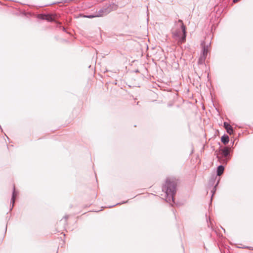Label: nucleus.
Masks as SVG:
<instances>
[{"mask_svg":"<svg viewBox=\"0 0 253 253\" xmlns=\"http://www.w3.org/2000/svg\"><path fill=\"white\" fill-rule=\"evenodd\" d=\"M177 179L175 178H168L163 185L162 190L166 194V201L171 204L175 203L174 196L176 192Z\"/></svg>","mask_w":253,"mask_h":253,"instance_id":"obj_1","label":"nucleus"},{"mask_svg":"<svg viewBox=\"0 0 253 253\" xmlns=\"http://www.w3.org/2000/svg\"><path fill=\"white\" fill-rule=\"evenodd\" d=\"M178 23H180V28L172 31V37L177 41L178 44H181L186 41V26L184 25L182 20L179 19Z\"/></svg>","mask_w":253,"mask_h":253,"instance_id":"obj_2","label":"nucleus"},{"mask_svg":"<svg viewBox=\"0 0 253 253\" xmlns=\"http://www.w3.org/2000/svg\"><path fill=\"white\" fill-rule=\"evenodd\" d=\"M220 153L221 155L222 158L223 159V161L226 163L229 159L227 157L229 155V150L227 147H224L223 149H220Z\"/></svg>","mask_w":253,"mask_h":253,"instance_id":"obj_3","label":"nucleus"},{"mask_svg":"<svg viewBox=\"0 0 253 253\" xmlns=\"http://www.w3.org/2000/svg\"><path fill=\"white\" fill-rule=\"evenodd\" d=\"M210 43H209V45H204V42L201 43V45H202L203 49H202V55L201 57V58H203V60H205L206 59V57L207 55L208 52V47L210 45Z\"/></svg>","mask_w":253,"mask_h":253,"instance_id":"obj_4","label":"nucleus"},{"mask_svg":"<svg viewBox=\"0 0 253 253\" xmlns=\"http://www.w3.org/2000/svg\"><path fill=\"white\" fill-rule=\"evenodd\" d=\"M109 13H110V10L109 8H104L102 9H100L98 12L96 14V17H101L104 15L108 14Z\"/></svg>","mask_w":253,"mask_h":253,"instance_id":"obj_5","label":"nucleus"},{"mask_svg":"<svg viewBox=\"0 0 253 253\" xmlns=\"http://www.w3.org/2000/svg\"><path fill=\"white\" fill-rule=\"evenodd\" d=\"M223 127L226 129L227 132L229 134L231 135L233 133L234 130H233L232 126L230 124H229L227 122H224Z\"/></svg>","mask_w":253,"mask_h":253,"instance_id":"obj_6","label":"nucleus"},{"mask_svg":"<svg viewBox=\"0 0 253 253\" xmlns=\"http://www.w3.org/2000/svg\"><path fill=\"white\" fill-rule=\"evenodd\" d=\"M16 196H17V192L15 190V187L14 185H13V192H12V197H11V203L12 204V208H11L10 210H11V209H12V208L14 206V204L15 203Z\"/></svg>","mask_w":253,"mask_h":253,"instance_id":"obj_7","label":"nucleus"},{"mask_svg":"<svg viewBox=\"0 0 253 253\" xmlns=\"http://www.w3.org/2000/svg\"><path fill=\"white\" fill-rule=\"evenodd\" d=\"M221 141L225 145L227 144L229 141V137L227 134H224L221 137Z\"/></svg>","mask_w":253,"mask_h":253,"instance_id":"obj_8","label":"nucleus"},{"mask_svg":"<svg viewBox=\"0 0 253 253\" xmlns=\"http://www.w3.org/2000/svg\"><path fill=\"white\" fill-rule=\"evenodd\" d=\"M224 170V167L223 166H222V165L219 166L217 167V170H216L217 175H218V176L221 175L223 173Z\"/></svg>","mask_w":253,"mask_h":253,"instance_id":"obj_9","label":"nucleus"},{"mask_svg":"<svg viewBox=\"0 0 253 253\" xmlns=\"http://www.w3.org/2000/svg\"><path fill=\"white\" fill-rule=\"evenodd\" d=\"M118 4H115L114 3H111L107 7V8H109V9L110 10V12L111 11H113V10H116L118 9Z\"/></svg>","mask_w":253,"mask_h":253,"instance_id":"obj_10","label":"nucleus"},{"mask_svg":"<svg viewBox=\"0 0 253 253\" xmlns=\"http://www.w3.org/2000/svg\"><path fill=\"white\" fill-rule=\"evenodd\" d=\"M47 17H46L45 20L48 22H53L55 21L54 18L53 17L52 15L50 14H47Z\"/></svg>","mask_w":253,"mask_h":253,"instance_id":"obj_11","label":"nucleus"},{"mask_svg":"<svg viewBox=\"0 0 253 253\" xmlns=\"http://www.w3.org/2000/svg\"><path fill=\"white\" fill-rule=\"evenodd\" d=\"M218 182H219V181H218L216 183V184L215 185V186H214V187L213 188V189L211 190V200H212V198L216 191V186L217 185V184H218Z\"/></svg>","mask_w":253,"mask_h":253,"instance_id":"obj_12","label":"nucleus"},{"mask_svg":"<svg viewBox=\"0 0 253 253\" xmlns=\"http://www.w3.org/2000/svg\"><path fill=\"white\" fill-rule=\"evenodd\" d=\"M46 17L47 16L46 14H41L38 15V18L42 20H45Z\"/></svg>","mask_w":253,"mask_h":253,"instance_id":"obj_13","label":"nucleus"},{"mask_svg":"<svg viewBox=\"0 0 253 253\" xmlns=\"http://www.w3.org/2000/svg\"><path fill=\"white\" fill-rule=\"evenodd\" d=\"M84 17L88 18H92L94 17H97L96 14L95 15H87L84 16Z\"/></svg>","mask_w":253,"mask_h":253,"instance_id":"obj_14","label":"nucleus"},{"mask_svg":"<svg viewBox=\"0 0 253 253\" xmlns=\"http://www.w3.org/2000/svg\"><path fill=\"white\" fill-rule=\"evenodd\" d=\"M127 201H126V202H125V201H124V202H123L122 203H119L116 204V205H112V206H110L109 207V208H112V207H114V206H115L116 205H120V204H122L126 203H127Z\"/></svg>","mask_w":253,"mask_h":253,"instance_id":"obj_15","label":"nucleus"},{"mask_svg":"<svg viewBox=\"0 0 253 253\" xmlns=\"http://www.w3.org/2000/svg\"><path fill=\"white\" fill-rule=\"evenodd\" d=\"M68 217H69V215H66L64 216L63 218L65 219V220H64L65 224H67V219L68 218Z\"/></svg>","mask_w":253,"mask_h":253,"instance_id":"obj_16","label":"nucleus"},{"mask_svg":"<svg viewBox=\"0 0 253 253\" xmlns=\"http://www.w3.org/2000/svg\"><path fill=\"white\" fill-rule=\"evenodd\" d=\"M214 181H215V179H211L210 180L209 183L211 184V185H213L214 183Z\"/></svg>","mask_w":253,"mask_h":253,"instance_id":"obj_17","label":"nucleus"},{"mask_svg":"<svg viewBox=\"0 0 253 253\" xmlns=\"http://www.w3.org/2000/svg\"><path fill=\"white\" fill-rule=\"evenodd\" d=\"M244 248H249V249H251L253 251V248H252V247H245Z\"/></svg>","mask_w":253,"mask_h":253,"instance_id":"obj_18","label":"nucleus"},{"mask_svg":"<svg viewBox=\"0 0 253 253\" xmlns=\"http://www.w3.org/2000/svg\"><path fill=\"white\" fill-rule=\"evenodd\" d=\"M239 0H233V2L235 3V2H237L239 1Z\"/></svg>","mask_w":253,"mask_h":253,"instance_id":"obj_19","label":"nucleus"},{"mask_svg":"<svg viewBox=\"0 0 253 253\" xmlns=\"http://www.w3.org/2000/svg\"><path fill=\"white\" fill-rule=\"evenodd\" d=\"M217 158L218 159V160H220V157H219L218 156H217Z\"/></svg>","mask_w":253,"mask_h":253,"instance_id":"obj_20","label":"nucleus"},{"mask_svg":"<svg viewBox=\"0 0 253 253\" xmlns=\"http://www.w3.org/2000/svg\"><path fill=\"white\" fill-rule=\"evenodd\" d=\"M63 30L64 31H65V28L64 27H63Z\"/></svg>","mask_w":253,"mask_h":253,"instance_id":"obj_21","label":"nucleus"}]
</instances>
